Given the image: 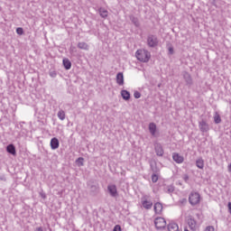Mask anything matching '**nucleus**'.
Masks as SVG:
<instances>
[{
  "label": "nucleus",
  "instance_id": "f257e3e1",
  "mask_svg": "<svg viewBox=\"0 0 231 231\" xmlns=\"http://www.w3.org/2000/svg\"><path fill=\"white\" fill-rule=\"evenodd\" d=\"M135 56L137 60H140V62H149L151 59V52L147 50H138L135 52Z\"/></svg>",
  "mask_w": 231,
  "mask_h": 231
},
{
  "label": "nucleus",
  "instance_id": "f03ea898",
  "mask_svg": "<svg viewBox=\"0 0 231 231\" xmlns=\"http://www.w3.org/2000/svg\"><path fill=\"white\" fill-rule=\"evenodd\" d=\"M154 225L157 230H163V228L167 226V222L165 221V218L159 217L155 218Z\"/></svg>",
  "mask_w": 231,
  "mask_h": 231
},
{
  "label": "nucleus",
  "instance_id": "7ed1b4c3",
  "mask_svg": "<svg viewBox=\"0 0 231 231\" xmlns=\"http://www.w3.org/2000/svg\"><path fill=\"white\" fill-rule=\"evenodd\" d=\"M200 198L201 197L199 196V193L191 192L189 198L190 205H198V203H199Z\"/></svg>",
  "mask_w": 231,
  "mask_h": 231
},
{
  "label": "nucleus",
  "instance_id": "20e7f679",
  "mask_svg": "<svg viewBox=\"0 0 231 231\" xmlns=\"http://www.w3.org/2000/svg\"><path fill=\"white\" fill-rule=\"evenodd\" d=\"M107 192L111 196V198H118V189H116V185L109 184L107 186Z\"/></svg>",
  "mask_w": 231,
  "mask_h": 231
},
{
  "label": "nucleus",
  "instance_id": "39448f33",
  "mask_svg": "<svg viewBox=\"0 0 231 231\" xmlns=\"http://www.w3.org/2000/svg\"><path fill=\"white\" fill-rule=\"evenodd\" d=\"M147 42L150 48H154L155 46H158V38L154 35H150L148 36Z\"/></svg>",
  "mask_w": 231,
  "mask_h": 231
},
{
  "label": "nucleus",
  "instance_id": "423d86ee",
  "mask_svg": "<svg viewBox=\"0 0 231 231\" xmlns=\"http://www.w3.org/2000/svg\"><path fill=\"white\" fill-rule=\"evenodd\" d=\"M182 76L186 82V86H189L190 88V86L192 85V77L190 76V74H189V72H183Z\"/></svg>",
  "mask_w": 231,
  "mask_h": 231
},
{
  "label": "nucleus",
  "instance_id": "0eeeda50",
  "mask_svg": "<svg viewBox=\"0 0 231 231\" xmlns=\"http://www.w3.org/2000/svg\"><path fill=\"white\" fill-rule=\"evenodd\" d=\"M199 127L201 133H207L210 129V127L208 126V124H207V122L203 120L199 122Z\"/></svg>",
  "mask_w": 231,
  "mask_h": 231
},
{
  "label": "nucleus",
  "instance_id": "6e6552de",
  "mask_svg": "<svg viewBox=\"0 0 231 231\" xmlns=\"http://www.w3.org/2000/svg\"><path fill=\"white\" fill-rule=\"evenodd\" d=\"M142 205L143 208H146V210H151V208H152V203L151 201H148L147 198L145 197L142 199Z\"/></svg>",
  "mask_w": 231,
  "mask_h": 231
},
{
  "label": "nucleus",
  "instance_id": "1a4fd4ad",
  "mask_svg": "<svg viewBox=\"0 0 231 231\" xmlns=\"http://www.w3.org/2000/svg\"><path fill=\"white\" fill-rule=\"evenodd\" d=\"M100 190V188H98V185H90L89 186V194L90 196H97Z\"/></svg>",
  "mask_w": 231,
  "mask_h": 231
},
{
  "label": "nucleus",
  "instance_id": "9d476101",
  "mask_svg": "<svg viewBox=\"0 0 231 231\" xmlns=\"http://www.w3.org/2000/svg\"><path fill=\"white\" fill-rule=\"evenodd\" d=\"M60 145V143H59V139H57V137H54L51 140V148L52 149V151L57 150V148Z\"/></svg>",
  "mask_w": 231,
  "mask_h": 231
},
{
  "label": "nucleus",
  "instance_id": "9b49d317",
  "mask_svg": "<svg viewBox=\"0 0 231 231\" xmlns=\"http://www.w3.org/2000/svg\"><path fill=\"white\" fill-rule=\"evenodd\" d=\"M188 225H189L190 230H196L197 222L195 221L194 217H189Z\"/></svg>",
  "mask_w": 231,
  "mask_h": 231
},
{
  "label": "nucleus",
  "instance_id": "f8f14e48",
  "mask_svg": "<svg viewBox=\"0 0 231 231\" xmlns=\"http://www.w3.org/2000/svg\"><path fill=\"white\" fill-rule=\"evenodd\" d=\"M155 152L157 156H163L164 152H163V147H162V144L160 143L155 144Z\"/></svg>",
  "mask_w": 231,
  "mask_h": 231
},
{
  "label": "nucleus",
  "instance_id": "ddd939ff",
  "mask_svg": "<svg viewBox=\"0 0 231 231\" xmlns=\"http://www.w3.org/2000/svg\"><path fill=\"white\" fill-rule=\"evenodd\" d=\"M116 82L119 86H124V73H122V72L117 73Z\"/></svg>",
  "mask_w": 231,
  "mask_h": 231
},
{
  "label": "nucleus",
  "instance_id": "4468645a",
  "mask_svg": "<svg viewBox=\"0 0 231 231\" xmlns=\"http://www.w3.org/2000/svg\"><path fill=\"white\" fill-rule=\"evenodd\" d=\"M6 151L7 152H9V154H12L13 156H15V154L17 153L15 152V146L14 144L7 145Z\"/></svg>",
  "mask_w": 231,
  "mask_h": 231
},
{
  "label": "nucleus",
  "instance_id": "2eb2a0df",
  "mask_svg": "<svg viewBox=\"0 0 231 231\" xmlns=\"http://www.w3.org/2000/svg\"><path fill=\"white\" fill-rule=\"evenodd\" d=\"M172 158L176 163H183V156L178 154V153H173Z\"/></svg>",
  "mask_w": 231,
  "mask_h": 231
},
{
  "label": "nucleus",
  "instance_id": "dca6fc26",
  "mask_svg": "<svg viewBox=\"0 0 231 231\" xmlns=\"http://www.w3.org/2000/svg\"><path fill=\"white\" fill-rule=\"evenodd\" d=\"M154 210H155V214H162V210H163V206L162 205V203L160 202L155 203Z\"/></svg>",
  "mask_w": 231,
  "mask_h": 231
},
{
  "label": "nucleus",
  "instance_id": "f3484780",
  "mask_svg": "<svg viewBox=\"0 0 231 231\" xmlns=\"http://www.w3.org/2000/svg\"><path fill=\"white\" fill-rule=\"evenodd\" d=\"M168 230L169 231H179L180 226H178V224L171 222L168 225Z\"/></svg>",
  "mask_w": 231,
  "mask_h": 231
},
{
  "label": "nucleus",
  "instance_id": "a211bd4d",
  "mask_svg": "<svg viewBox=\"0 0 231 231\" xmlns=\"http://www.w3.org/2000/svg\"><path fill=\"white\" fill-rule=\"evenodd\" d=\"M149 131L152 136H154V134H156V125L154 123H151L149 125Z\"/></svg>",
  "mask_w": 231,
  "mask_h": 231
},
{
  "label": "nucleus",
  "instance_id": "6ab92c4d",
  "mask_svg": "<svg viewBox=\"0 0 231 231\" xmlns=\"http://www.w3.org/2000/svg\"><path fill=\"white\" fill-rule=\"evenodd\" d=\"M121 96L124 98V100H129V98H131V94L127 90H122Z\"/></svg>",
  "mask_w": 231,
  "mask_h": 231
},
{
  "label": "nucleus",
  "instance_id": "aec40b11",
  "mask_svg": "<svg viewBox=\"0 0 231 231\" xmlns=\"http://www.w3.org/2000/svg\"><path fill=\"white\" fill-rule=\"evenodd\" d=\"M98 12H99V15L101 16V17H103V19H106V17H107V15H108V12H107V10H106L105 8H99V10H98Z\"/></svg>",
  "mask_w": 231,
  "mask_h": 231
},
{
  "label": "nucleus",
  "instance_id": "412c9836",
  "mask_svg": "<svg viewBox=\"0 0 231 231\" xmlns=\"http://www.w3.org/2000/svg\"><path fill=\"white\" fill-rule=\"evenodd\" d=\"M78 48H79V50H89V45H88V43L81 42L78 43Z\"/></svg>",
  "mask_w": 231,
  "mask_h": 231
},
{
  "label": "nucleus",
  "instance_id": "4be33fe9",
  "mask_svg": "<svg viewBox=\"0 0 231 231\" xmlns=\"http://www.w3.org/2000/svg\"><path fill=\"white\" fill-rule=\"evenodd\" d=\"M196 165L198 169H203L205 167V161L203 159L199 158L196 161Z\"/></svg>",
  "mask_w": 231,
  "mask_h": 231
},
{
  "label": "nucleus",
  "instance_id": "5701e85b",
  "mask_svg": "<svg viewBox=\"0 0 231 231\" xmlns=\"http://www.w3.org/2000/svg\"><path fill=\"white\" fill-rule=\"evenodd\" d=\"M63 66L65 69H71V61L68 59H63Z\"/></svg>",
  "mask_w": 231,
  "mask_h": 231
},
{
  "label": "nucleus",
  "instance_id": "b1692460",
  "mask_svg": "<svg viewBox=\"0 0 231 231\" xmlns=\"http://www.w3.org/2000/svg\"><path fill=\"white\" fill-rule=\"evenodd\" d=\"M164 191L166 192V194H172V192H174V186H166L164 188Z\"/></svg>",
  "mask_w": 231,
  "mask_h": 231
},
{
  "label": "nucleus",
  "instance_id": "393cba45",
  "mask_svg": "<svg viewBox=\"0 0 231 231\" xmlns=\"http://www.w3.org/2000/svg\"><path fill=\"white\" fill-rule=\"evenodd\" d=\"M58 118H60V120H65L66 119V113L64 112V110H60L58 112Z\"/></svg>",
  "mask_w": 231,
  "mask_h": 231
},
{
  "label": "nucleus",
  "instance_id": "a878e982",
  "mask_svg": "<svg viewBox=\"0 0 231 231\" xmlns=\"http://www.w3.org/2000/svg\"><path fill=\"white\" fill-rule=\"evenodd\" d=\"M214 122L215 124H221V116L217 112H216L214 115Z\"/></svg>",
  "mask_w": 231,
  "mask_h": 231
},
{
  "label": "nucleus",
  "instance_id": "bb28decb",
  "mask_svg": "<svg viewBox=\"0 0 231 231\" xmlns=\"http://www.w3.org/2000/svg\"><path fill=\"white\" fill-rule=\"evenodd\" d=\"M130 19L135 26H140V22L138 21V18L132 16Z\"/></svg>",
  "mask_w": 231,
  "mask_h": 231
},
{
  "label": "nucleus",
  "instance_id": "cd10ccee",
  "mask_svg": "<svg viewBox=\"0 0 231 231\" xmlns=\"http://www.w3.org/2000/svg\"><path fill=\"white\" fill-rule=\"evenodd\" d=\"M152 183H156V181H158V175L156 174L152 175Z\"/></svg>",
  "mask_w": 231,
  "mask_h": 231
},
{
  "label": "nucleus",
  "instance_id": "c85d7f7f",
  "mask_svg": "<svg viewBox=\"0 0 231 231\" xmlns=\"http://www.w3.org/2000/svg\"><path fill=\"white\" fill-rule=\"evenodd\" d=\"M23 32H24L23 31V28L18 27V28L16 29V33H17L18 35H23Z\"/></svg>",
  "mask_w": 231,
  "mask_h": 231
},
{
  "label": "nucleus",
  "instance_id": "c756f323",
  "mask_svg": "<svg viewBox=\"0 0 231 231\" xmlns=\"http://www.w3.org/2000/svg\"><path fill=\"white\" fill-rule=\"evenodd\" d=\"M204 231H216V229L212 226H208Z\"/></svg>",
  "mask_w": 231,
  "mask_h": 231
},
{
  "label": "nucleus",
  "instance_id": "7c9ffc66",
  "mask_svg": "<svg viewBox=\"0 0 231 231\" xmlns=\"http://www.w3.org/2000/svg\"><path fill=\"white\" fill-rule=\"evenodd\" d=\"M113 231H122V226H120V225H116L115 226Z\"/></svg>",
  "mask_w": 231,
  "mask_h": 231
},
{
  "label": "nucleus",
  "instance_id": "2f4dec72",
  "mask_svg": "<svg viewBox=\"0 0 231 231\" xmlns=\"http://www.w3.org/2000/svg\"><path fill=\"white\" fill-rule=\"evenodd\" d=\"M134 98H140V97H142V94H140V92H138V91H135L134 93Z\"/></svg>",
  "mask_w": 231,
  "mask_h": 231
},
{
  "label": "nucleus",
  "instance_id": "473e14b6",
  "mask_svg": "<svg viewBox=\"0 0 231 231\" xmlns=\"http://www.w3.org/2000/svg\"><path fill=\"white\" fill-rule=\"evenodd\" d=\"M182 180H184L185 183H189V175L184 174V175L182 176Z\"/></svg>",
  "mask_w": 231,
  "mask_h": 231
},
{
  "label": "nucleus",
  "instance_id": "72a5a7b5",
  "mask_svg": "<svg viewBox=\"0 0 231 231\" xmlns=\"http://www.w3.org/2000/svg\"><path fill=\"white\" fill-rule=\"evenodd\" d=\"M174 53V49L172 47H169V54L172 55Z\"/></svg>",
  "mask_w": 231,
  "mask_h": 231
},
{
  "label": "nucleus",
  "instance_id": "f704fd0d",
  "mask_svg": "<svg viewBox=\"0 0 231 231\" xmlns=\"http://www.w3.org/2000/svg\"><path fill=\"white\" fill-rule=\"evenodd\" d=\"M70 51H71V52L77 51V47L71 46V47H70Z\"/></svg>",
  "mask_w": 231,
  "mask_h": 231
},
{
  "label": "nucleus",
  "instance_id": "c9c22d12",
  "mask_svg": "<svg viewBox=\"0 0 231 231\" xmlns=\"http://www.w3.org/2000/svg\"><path fill=\"white\" fill-rule=\"evenodd\" d=\"M50 75H51L52 78L57 77V73H55V72H51Z\"/></svg>",
  "mask_w": 231,
  "mask_h": 231
},
{
  "label": "nucleus",
  "instance_id": "e433bc0d",
  "mask_svg": "<svg viewBox=\"0 0 231 231\" xmlns=\"http://www.w3.org/2000/svg\"><path fill=\"white\" fill-rule=\"evenodd\" d=\"M0 180H1L2 181H6V178H5V176H1V177H0Z\"/></svg>",
  "mask_w": 231,
  "mask_h": 231
},
{
  "label": "nucleus",
  "instance_id": "4c0bfd02",
  "mask_svg": "<svg viewBox=\"0 0 231 231\" xmlns=\"http://www.w3.org/2000/svg\"><path fill=\"white\" fill-rule=\"evenodd\" d=\"M180 203H187V199H183L182 200H180Z\"/></svg>",
  "mask_w": 231,
  "mask_h": 231
},
{
  "label": "nucleus",
  "instance_id": "58836bf2",
  "mask_svg": "<svg viewBox=\"0 0 231 231\" xmlns=\"http://www.w3.org/2000/svg\"><path fill=\"white\" fill-rule=\"evenodd\" d=\"M82 160H84V159L79 158V159H78V162H82Z\"/></svg>",
  "mask_w": 231,
  "mask_h": 231
},
{
  "label": "nucleus",
  "instance_id": "ea45409f",
  "mask_svg": "<svg viewBox=\"0 0 231 231\" xmlns=\"http://www.w3.org/2000/svg\"><path fill=\"white\" fill-rule=\"evenodd\" d=\"M184 231H189V229H184Z\"/></svg>",
  "mask_w": 231,
  "mask_h": 231
}]
</instances>
